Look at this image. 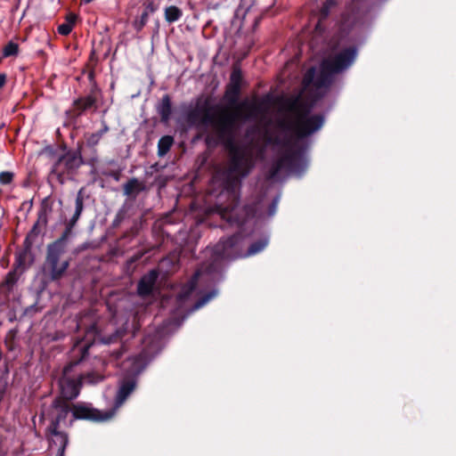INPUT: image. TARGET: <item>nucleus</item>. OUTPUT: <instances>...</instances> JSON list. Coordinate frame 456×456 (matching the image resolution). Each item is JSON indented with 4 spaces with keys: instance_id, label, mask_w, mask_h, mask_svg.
Wrapping results in <instances>:
<instances>
[{
    "instance_id": "obj_24",
    "label": "nucleus",
    "mask_w": 456,
    "mask_h": 456,
    "mask_svg": "<svg viewBox=\"0 0 456 456\" xmlns=\"http://www.w3.org/2000/svg\"><path fill=\"white\" fill-rule=\"evenodd\" d=\"M333 5L332 2H328L322 10V16L325 17L328 14V9L330 6Z\"/></svg>"
},
{
    "instance_id": "obj_19",
    "label": "nucleus",
    "mask_w": 456,
    "mask_h": 456,
    "mask_svg": "<svg viewBox=\"0 0 456 456\" xmlns=\"http://www.w3.org/2000/svg\"><path fill=\"white\" fill-rule=\"evenodd\" d=\"M240 73L239 70L234 69L231 76L232 87L237 91L240 87Z\"/></svg>"
},
{
    "instance_id": "obj_29",
    "label": "nucleus",
    "mask_w": 456,
    "mask_h": 456,
    "mask_svg": "<svg viewBox=\"0 0 456 456\" xmlns=\"http://www.w3.org/2000/svg\"><path fill=\"white\" fill-rule=\"evenodd\" d=\"M233 240H234V239H230V240H228V243H229V245H230V246H232V245L234 244V241H233Z\"/></svg>"
},
{
    "instance_id": "obj_1",
    "label": "nucleus",
    "mask_w": 456,
    "mask_h": 456,
    "mask_svg": "<svg viewBox=\"0 0 456 456\" xmlns=\"http://www.w3.org/2000/svg\"><path fill=\"white\" fill-rule=\"evenodd\" d=\"M346 60L323 59L320 68L309 69L303 80L302 92L297 98H279L272 104L268 99L260 102H244L234 109H221L207 116L206 120L214 130L216 140L227 141L230 149L232 162L224 175V184L232 200L236 197L235 187L240 177L248 173L255 155L260 153L258 142H251L245 147L233 144L231 134L235 123L251 118L263 126L273 123L279 133L275 139L279 156L272 167L270 177L296 168L301 159L299 139L318 130L323 122L321 116L310 115L302 101L319 97L330 85L332 74L343 69Z\"/></svg>"
},
{
    "instance_id": "obj_30",
    "label": "nucleus",
    "mask_w": 456,
    "mask_h": 456,
    "mask_svg": "<svg viewBox=\"0 0 456 456\" xmlns=\"http://www.w3.org/2000/svg\"><path fill=\"white\" fill-rule=\"evenodd\" d=\"M76 346H77L79 350L85 349V346H78V345H77Z\"/></svg>"
},
{
    "instance_id": "obj_10",
    "label": "nucleus",
    "mask_w": 456,
    "mask_h": 456,
    "mask_svg": "<svg viewBox=\"0 0 456 456\" xmlns=\"http://www.w3.org/2000/svg\"><path fill=\"white\" fill-rule=\"evenodd\" d=\"M79 163L80 161L77 157L68 154L60 159L56 167L61 168L64 167L67 169H70L78 166Z\"/></svg>"
},
{
    "instance_id": "obj_3",
    "label": "nucleus",
    "mask_w": 456,
    "mask_h": 456,
    "mask_svg": "<svg viewBox=\"0 0 456 456\" xmlns=\"http://www.w3.org/2000/svg\"><path fill=\"white\" fill-rule=\"evenodd\" d=\"M63 251V246L61 242L53 243L48 248L45 270L53 280L62 277L69 267V260L62 256Z\"/></svg>"
},
{
    "instance_id": "obj_22",
    "label": "nucleus",
    "mask_w": 456,
    "mask_h": 456,
    "mask_svg": "<svg viewBox=\"0 0 456 456\" xmlns=\"http://www.w3.org/2000/svg\"><path fill=\"white\" fill-rule=\"evenodd\" d=\"M265 245H266V243L262 242V241L252 245L249 248L248 254L253 255V254L259 252L261 249H263L265 247Z\"/></svg>"
},
{
    "instance_id": "obj_4",
    "label": "nucleus",
    "mask_w": 456,
    "mask_h": 456,
    "mask_svg": "<svg viewBox=\"0 0 456 456\" xmlns=\"http://www.w3.org/2000/svg\"><path fill=\"white\" fill-rule=\"evenodd\" d=\"M71 412V403L63 399H56L53 403V420L51 427L61 428L71 425L67 421L69 414Z\"/></svg>"
},
{
    "instance_id": "obj_17",
    "label": "nucleus",
    "mask_w": 456,
    "mask_h": 456,
    "mask_svg": "<svg viewBox=\"0 0 456 456\" xmlns=\"http://www.w3.org/2000/svg\"><path fill=\"white\" fill-rule=\"evenodd\" d=\"M234 206H223L220 205L217 207V212L221 216L222 218L226 219L228 221H232L231 213L233 211Z\"/></svg>"
},
{
    "instance_id": "obj_5",
    "label": "nucleus",
    "mask_w": 456,
    "mask_h": 456,
    "mask_svg": "<svg viewBox=\"0 0 456 456\" xmlns=\"http://www.w3.org/2000/svg\"><path fill=\"white\" fill-rule=\"evenodd\" d=\"M158 278L156 271H151L148 274L144 275L139 282L138 292L140 295H148L153 289V286Z\"/></svg>"
},
{
    "instance_id": "obj_20",
    "label": "nucleus",
    "mask_w": 456,
    "mask_h": 456,
    "mask_svg": "<svg viewBox=\"0 0 456 456\" xmlns=\"http://www.w3.org/2000/svg\"><path fill=\"white\" fill-rule=\"evenodd\" d=\"M356 54V50L354 47H348L339 53L330 54L329 57H354Z\"/></svg>"
},
{
    "instance_id": "obj_25",
    "label": "nucleus",
    "mask_w": 456,
    "mask_h": 456,
    "mask_svg": "<svg viewBox=\"0 0 456 456\" xmlns=\"http://www.w3.org/2000/svg\"><path fill=\"white\" fill-rule=\"evenodd\" d=\"M136 183V181H131L129 182L126 186V191L127 193H130L132 191V188H134V185Z\"/></svg>"
},
{
    "instance_id": "obj_2",
    "label": "nucleus",
    "mask_w": 456,
    "mask_h": 456,
    "mask_svg": "<svg viewBox=\"0 0 456 456\" xmlns=\"http://www.w3.org/2000/svg\"><path fill=\"white\" fill-rule=\"evenodd\" d=\"M71 368L72 364L64 369L63 377L60 380L61 396L59 399H63L67 402H69V400L77 396L82 382L94 384L102 379L101 375L95 373H89L86 376H82L79 380L72 379L68 377Z\"/></svg>"
},
{
    "instance_id": "obj_16",
    "label": "nucleus",
    "mask_w": 456,
    "mask_h": 456,
    "mask_svg": "<svg viewBox=\"0 0 456 456\" xmlns=\"http://www.w3.org/2000/svg\"><path fill=\"white\" fill-rule=\"evenodd\" d=\"M4 57H9L12 55H17L19 53V45L16 43L9 42L3 48Z\"/></svg>"
},
{
    "instance_id": "obj_23",
    "label": "nucleus",
    "mask_w": 456,
    "mask_h": 456,
    "mask_svg": "<svg viewBox=\"0 0 456 456\" xmlns=\"http://www.w3.org/2000/svg\"><path fill=\"white\" fill-rule=\"evenodd\" d=\"M16 281V273L12 272L9 273L5 279V283L7 285H12Z\"/></svg>"
},
{
    "instance_id": "obj_18",
    "label": "nucleus",
    "mask_w": 456,
    "mask_h": 456,
    "mask_svg": "<svg viewBox=\"0 0 456 456\" xmlns=\"http://www.w3.org/2000/svg\"><path fill=\"white\" fill-rule=\"evenodd\" d=\"M195 288V281H191L189 284L184 286L182 289V291L179 294V299L183 300L185 299L194 289Z\"/></svg>"
},
{
    "instance_id": "obj_21",
    "label": "nucleus",
    "mask_w": 456,
    "mask_h": 456,
    "mask_svg": "<svg viewBox=\"0 0 456 456\" xmlns=\"http://www.w3.org/2000/svg\"><path fill=\"white\" fill-rule=\"evenodd\" d=\"M13 178V174L11 172H1L0 173V183L9 184Z\"/></svg>"
},
{
    "instance_id": "obj_13",
    "label": "nucleus",
    "mask_w": 456,
    "mask_h": 456,
    "mask_svg": "<svg viewBox=\"0 0 456 456\" xmlns=\"http://www.w3.org/2000/svg\"><path fill=\"white\" fill-rule=\"evenodd\" d=\"M182 15L181 10L176 6H169L165 10V18L168 22L177 20Z\"/></svg>"
},
{
    "instance_id": "obj_26",
    "label": "nucleus",
    "mask_w": 456,
    "mask_h": 456,
    "mask_svg": "<svg viewBox=\"0 0 456 456\" xmlns=\"http://www.w3.org/2000/svg\"><path fill=\"white\" fill-rule=\"evenodd\" d=\"M147 18H148V12H144L142 14V17H141V26H143L147 20Z\"/></svg>"
},
{
    "instance_id": "obj_15",
    "label": "nucleus",
    "mask_w": 456,
    "mask_h": 456,
    "mask_svg": "<svg viewBox=\"0 0 456 456\" xmlns=\"http://www.w3.org/2000/svg\"><path fill=\"white\" fill-rule=\"evenodd\" d=\"M83 197L81 191L78 192L77 199H76V211L75 214L70 221V224L74 225L77 219L79 218L81 212L83 210Z\"/></svg>"
},
{
    "instance_id": "obj_12",
    "label": "nucleus",
    "mask_w": 456,
    "mask_h": 456,
    "mask_svg": "<svg viewBox=\"0 0 456 456\" xmlns=\"http://www.w3.org/2000/svg\"><path fill=\"white\" fill-rule=\"evenodd\" d=\"M174 143L172 136L166 135L160 138L158 143L159 155L164 156L171 148Z\"/></svg>"
},
{
    "instance_id": "obj_11",
    "label": "nucleus",
    "mask_w": 456,
    "mask_h": 456,
    "mask_svg": "<svg viewBox=\"0 0 456 456\" xmlns=\"http://www.w3.org/2000/svg\"><path fill=\"white\" fill-rule=\"evenodd\" d=\"M76 20H77L76 14H74V13L68 14L66 16L67 22L64 24H61L58 27V32L63 36L69 35L72 30V27L75 24Z\"/></svg>"
},
{
    "instance_id": "obj_9",
    "label": "nucleus",
    "mask_w": 456,
    "mask_h": 456,
    "mask_svg": "<svg viewBox=\"0 0 456 456\" xmlns=\"http://www.w3.org/2000/svg\"><path fill=\"white\" fill-rule=\"evenodd\" d=\"M94 104V99L92 96L78 99L74 103V110L76 115H79L82 111L90 109Z\"/></svg>"
},
{
    "instance_id": "obj_6",
    "label": "nucleus",
    "mask_w": 456,
    "mask_h": 456,
    "mask_svg": "<svg viewBox=\"0 0 456 456\" xmlns=\"http://www.w3.org/2000/svg\"><path fill=\"white\" fill-rule=\"evenodd\" d=\"M50 432L52 434V443L58 445V451L61 454H63L64 450L68 444V436L66 433L61 430L58 427H50Z\"/></svg>"
},
{
    "instance_id": "obj_14",
    "label": "nucleus",
    "mask_w": 456,
    "mask_h": 456,
    "mask_svg": "<svg viewBox=\"0 0 456 456\" xmlns=\"http://www.w3.org/2000/svg\"><path fill=\"white\" fill-rule=\"evenodd\" d=\"M171 112L170 100L168 96H164L161 102V106L159 108V113L161 115V118L164 121H167L169 118Z\"/></svg>"
},
{
    "instance_id": "obj_7",
    "label": "nucleus",
    "mask_w": 456,
    "mask_h": 456,
    "mask_svg": "<svg viewBox=\"0 0 456 456\" xmlns=\"http://www.w3.org/2000/svg\"><path fill=\"white\" fill-rule=\"evenodd\" d=\"M71 412L69 423H72L75 419H98L94 410L81 405L71 404Z\"/></svg>"
},
{
    "instance_id": "obj_27",
    "label": "nucleus",
    "mask_w": 456,
    "mask_h": 456,
    "mask_svg": "<svg viewBox=\"0 0 456 456\" xmlns=\"http://www.w3.org/2000/svg\"><path fill=\"white\" fill-rule=\"evenodd\" d=\"M6 82V77L4 74H0V89L4 86Z\"/></svg>"
},
{
    "instance_id": "obj_28",
    "label": "nucleus",
    "mask_w": 456,
    "mask_h": 456,
    "mask_svg": "<svg viewBox=\"0 0 456 456\" xmlns=\"http://www.w3.org/2000/svg\"><path fill=\"white\" fill-rule=\"evenodd\" d=\"M212 296H209L206 299H203L202 301L199 302L195 308H200V306H202L207 301H208V299L211 297Z\"/></svg>"
},
{
    "instance_id": "obj_8",
    "label": "nucleus",
    "mask_w": 456,
    "mask_h": 456,
    "mask_svg": "<svg viewBox=\"0 0 456 456\" xmlns=\"http://www.w3.org/2000/svg\"><path fill=\"white\" fill-rule=\"evenodd\" d=\"M134 389V382L133 380H125L122 382L118 394V403L119 404L123 403L126 397L132 393Z\"/></svg>"
}]
</instances>
